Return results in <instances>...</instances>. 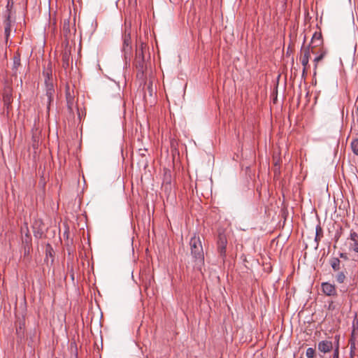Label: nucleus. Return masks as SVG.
<instances>
[{"instance_id":"nucleus-9","label":"nucleus","mask_w":358,"mask_h":358,"mask_svg":"<svg viewBox=\"0 0 358 358\" xmlns=\"http://www.w3.org/2000/svg\"><path fill=\"white\" fill-rule=\"evenodd\" d=\"M333 348L332 342L330 341H322L318 343V350L322 352L327 353L330 352Z\"/></svg>"},{"instance_id":"nucleus-25","label":"nucleus","mask_w":358,"mask_h":358,"mask_svg":"<svg viewBox=\"0 0 358 358\" xmlns=\"http://www.w3.org/2000/svg\"><path fill=\"white\" fill-rule=\"evenodd\" d=\"M11 99V96L8 94L3 95V100L5 103H10Z\"/></svg>"},{"instance_id":"nucleus-14","label":"nucleus","mask_w":358,"mask_h":358,"mask_svg":"<svg viewBox=\"0 0 358 358\" xmlns=\"http://www.w3.org/2000/svg\"><path fill=\"white\" fill-rule=\"evenodd\" d=\"M55 93V89L47 90L45 92V99L48 104V109L49 110L50 103L53 100V94Z\"/></svg>"},{"instance_id":"nucleus-20","label":"nucleus","mask_w":358,"mask_h":358,"mask_svg":"<svg viewBox=\"0 0 358 358\" xmlns=\"http://www.w3.org/2000/svg\"><path fill=\"white\" fill-rule=\"evenodd\" d=\"M63 31H64L65 34L66 35L70 32L69 29V20H64L63 23Z\"/></svg>"},{"instance_id":"nucleus-1","label":"nucleus","mask_w":358,"mask_h":358,"mask_svg":"<svg viewBox=\"0 0 358 358\" xmlns=\"http://www.w3.org/2000/svg\"><path fill=\"white\" fill-rule=\"evenodd\" d=\"M189 248L194 267L201 271L204 265V252L200 237L196 234L190 238Z\"/></svg>"},{"instance_id":"nucleus-11","label":"nucleus","mask_w":358,"mask_h":358,"mask_svg":"<svg viewBox=\"0 0 358 358\" xmlns=\"http://www.w3.org/2000/svg\"><path fill=\"white\" fill-rule=\"evenodd\" d=\"M350 239L352 242L350 244V248L355 252H358V234L354 231H350Z\"/></svg>"},{"instance_id":"nucleus-22","label":"nucleus","mask_w":358,"mask_h":358,"mask_svg":"<svg viewBox=\"0 0 358 358\" xmlns=\"http://www.w3.org/2000/svg\"><path fill=\"white\" fill-rule=\"evenodd\" d=\"M38 146V140L36 136H32V147L34 149H37Z\"/></svg>"},{"instance_id":"nucleus-2","label":"nucleus","mask_w":358,"mask_h":358,"mask_svg":"<svg viewBox=\"0 0 358 358\" xmlns=\"http://www.w3.org/2000/svg\"><path fill=\"white\" fill-rule=\"evenodd\" d=\"M146 48V44L140 41L136 50V57L134 59V65L139 72L142 74L146 69L145 62L144 50Z\"/></svg>"},{"instance_id":"nucleus-26","label":"nucleus","mask_w":358,"mask_h":358,"mask_svg":"<svg viewBox=\"0 0 358 358\" xmlns=\"http://www.w3.org/2000/svg\"><path fill=\"white\" fill-rule=\"evenodd\" d=\"M45 85L47 90L54 89V85L52 83H49L47 80H45Z\"/></svg>"},{"instance_id":"nucleus-4","label":"nucleus","mask_w":358,"mask_h":358,"mask_svg":"<svg viewBox=\"0 0 358 358\" xmlns=\"http://www.w3.org/2000/svg\"><path fill=\"white\" fill-rule=\"evenodd\" d=\"M324 41L322 38V32L320 31H315L311 38V42L309 44L308 46H310V50L313 53H315V48H324Z\"/></svg>"},{"instance_id":"nucleus-31","label":"nucleus","mask_w":358,"mask_h":358,"mask_svg":"<svg viewBox=\"0 0 358 358\" xmlns=\"http://www.w3.org/2000/svg\"><path fill=\"white\" fill-rule=\"evenodd\" d=\"M357 220H358V216H357Z\"/></svg>"},{"instance_id":"nucleus-10","label":"nucleus","mask_w":358,"mask_h":358,"mask_svg":"<svg viewBox=\"0 0 358 358\" xmlns=\"http://www.w3.org/2000/svg\"><path fill=\"white\" fill-rule=\"evenodd\" d=\"M327 54V50L324 48H321L319 50V55L317 56L313 62L315 63L314 66V74H316V69L317 68L318 63L322 61Z\"/></svg>"},{"instance_id":"nucleus-13","label":"nucleus","mask_w":358,"mask_h":358,"mask_svg":"<svg viewBox=\"0 0 358 358\" xmlns=\"http://www.w3.org/2000/svg\"><path fill=\"white\" fill-rule=\"evenodd\" d=\"M71 52L68 50H65L62 52V66L64 69H66L69 65Z\"/></svg>"},{"instance_id":"nucleus-24","label":"nucleus","mask_w":358,"mask_h":358,"mask_svg":"<svg viewBox=\"0 0 358 358\" xmlns=\"http://www.w3.org/2000/svg\"><path fill=\"white\" fill-rule=\"evenodd\" d=\"M10 31H11V28L10 27H4V32H5V36H6V39L8 38L10 34Z\"/></svg>"},{"instance_id":"nucleus-28","label":"nucleus","mask_w":358,"mask_h":358,"mask_svg":"<svg viewBox=\"0 0 358 358\" xmlns=\"http://www.w3.org/2000/svg\"><path fill=\"white\" fill-rule=\"evenodd\" d=\"M333 358H338V349L336 348L334 351Z\"/></svg>"},{"instance_id":"nucleus-3","label":"nucleus","mask_w":358,"mask_h":358,"mask_svg":"<svg viewBox=\"0 0 358 358\" xmlns=\"http://www.w3.org/2000/svg\"><path fill=\"white\" fill-rule=\"evenodd\" d=\"M304 43L301 47V56H300V62L303 66V72L302 75L304 76L306 74H307V71L309 67V58L310 57V46H305Z\"/></svg>"},{"instance_id":"nucleus-18","label":"nucleus","mask_w":358,"mask_h":358,"mask_svg":"<svg viewBox=\"0 0 358 358\" xmlns=\"http://www.w3.org/2000/svg\"><path fill=\"white\" fill-rule=\"evenodd\" d=\"M346 276L343 272H340L336 275V280L338 283L344 282Z\"/></svg>"},{"instance_id":"nucleus-7","label":"nucleus","mask_w":358,"mask_h":358,"mask_svg":"<svg viewBox=\"0 0 358 358\" xmlns=\"http://www.w3.org/2000/svg\"><path fill=\"white\" fill-rule=\"evenodd\" d=\"M131 39L130 33L124 32L123 35V51L124 54L130 53L131 46Z\"/></svg>"},{"instance_id":"nucleus-19","label":"nucleus","mask_w":358,"mask_h":358,"mask_svg":"<svg viewBox=\"0 0 358 358\" xmlns=\"http://www.w3.org/2000/svg\"><path fill=\"white\" fill-rule=\"evenodd\" d=\"M306 355L308 358H314L315 357V350L313 348H308L306 350Z\"/></svg>"},{"instance_id":"nucleus-29","label":"nucleus","mask_w":358,"mask_h":358,"mask_svg":"<svg viewBox=\"0 0 358 358\" xmlns=\"http://www.w3.org/2000/svg\"><path fill=\"white\" fill-rule=\"evenodd\" d=\"M147 150L145 149V150H141V149H139V152H140V155L141 156H145V152H146Z\"/></svg>"},{"instance_id":"nucleus-21","label":"nucleus","mask_w":358,"mask_h":358,"mask_svg":"<svg viewBox=\"0 0 358 358\" xmlns=\"http://www.w3.org/2000/svg\"><path fill=\"white\" fill-rule=\"evenodd\" d=\"M13 6V0H8V3H7V5H6V14H8V13H10V15H11V9Z\"/></svg>"},{"instance_id":"nucleus-12","label":"nucleus","mask_w":358,"mask_h":358,"mask_svg":"<svg viewBox=\"0 0 358 358\" xmlns=\"http://www.w3.org/2000/svg\"><path fill=\"white\" fill-rule=\"evenodd\" d=\"M13 67L12 70L15 74L17 73L19 66H20V55L19 53H15L13 58Z\"/></svg>"},{"instance_id":"nucleus-30","label":"nucleus","mask_w":358,"mask_h":358,"mask_svg":"<svg viewBox=\"0 0 358 358\" xmlns=\"http://www.w3.org/2000/svg\"><path fill=\"white\" fill-rule=\"evenodd\" d=\"M321 238H322V236H317V235H316L315 240L316 242H317V241H319L320 240Z\"/></svg>"},{"instance_id":"nucleus-8","label":"nucleus","mask_w":358,"mask_h":358,"mask_svg":"<svg viewBox=\"0 0 358 358\" xmlns=\"http://www.w3.org/2000/svg\"><path fill=\"white\" fill-rule=\"evenodd\" d=\"M74 94L73 92H71L69 87H68L66 90V99L67 103V107L70 113L73 112V106L74 104Z\"/></svg>"},{"instance_id":"nucleus-5","label":"nucleus","mask_w":358,"mask_h":358,"mask_svg":"<svg viewBox=\"0 0 358 358\" xmlns=\"http://www.w3.org/2000/svg\"><path fill=\"white\" fill-rule=\"evenodd\" d=\"M227 245V238L226 235L223 233H220L217 241V248L220 256L222 258L226 257Z\"/></svg>"},{"instance_id":"nucleus-27","label":"nucleus","mask_w":358,"mask_h":358,"mask_svg":"<svg viewBox=\"0 0 358 358\" xmlns=\"http://www.w3.org/2000/svg\"><path fill=\"white\" fill-rule=\"evenodd\" d=\"M148 92L150 93V94L152 96V82H150L148 85Z\"/></svg>"},{"instance_id":"nucleus-17","label":"nucleus","mask_w":358,"mask_h":358,"mask_svg":"<svg viewBox=\"0 0 358 358\" xmlns=\"http://www.w3.org/2000/svg\"><path fill=\"white\" fill-rule=\"evenodd\" d=\"M351 148L352 150V152L358 155V139H355L351 143Z\"/></svg>"},{"instance_id":"nucleus-16","label":"nucleus","mask_w":358,"mask_h":358,"mask_svg":"<svg viewBox=\"0 0 358 358\" xmlns=\"http://www.w3.org/2000/svg\"><path fill=\"white\" fill-rule=\"evenodd\" d=\"M5 20L3 22L4 27H10L11 28V15L8 13V14L5 15Z\"/></svg>"},{"instance_id":"nucleus-15","label":"nucleus","mask_w":358,"mask_h":358,"mask_svg":"<svg viewBox=\"0 0 358 358\" xmlns=\"http://www.w3.org/2000/svg\"><path fill=\"white\" fill-rule=\"evenodd\" d=\"M330 264L334 271H337L340 269L341 261L338 258L334 257L330 259Z\"/></svg>"},{"instance_id":"nucleus-23","label":"nucleus","mask_w":358,"mask_h":358,"mask_svg":"<svg viewBox=\"0 0 358 358\" xmlns=\"http://www.w3.org/2000/svg\"><path fill=\"white\" fill-rule=\"evenodd\" d=\"M322 234H323V231H322V227L320 226V225H317L316 227V235L317 236H322Z\"/></svg>"},{"instance_id":"nucleus-6","label":"nucleus","mask_w":358,"mask_h":358,"mask_svg":"<svg viewBox=\"0 0 358 358\" xmlns=\"http://www.w3.org/2000/svg\"><path fill=\"white\" fill-rule=\"evenodd\" d=\"M323 293L329 296H335L337 295V292L334 285L329 282H322L321 285Z\"/></svg>"}]
</instances>
